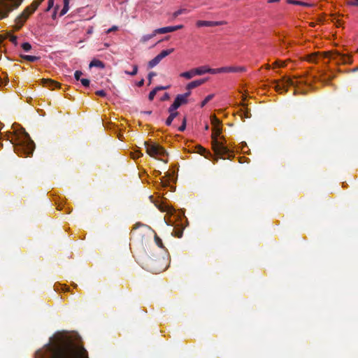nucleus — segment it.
Returning a JSON list of instances; mask_svg holds the SVG:
<instances>
[{
	"mask_svg": "<svg viewBox=\"0 0 358 358\" xmlns=\"http://www.w3.org/2000/svg\"><path fill=\"white\" fill-rule=\"evenodd\" d=\"M143 113H145V114H147V115H150L152 113V111H150V110H149V111H143Z\"/></svg>",
	"mask_w": 358,
	"mask_h": 358,
	"instance_id": "obj_57",
	"label": "nucleus"
},
{
	"mask_svg": "<svg viewBox=\"0 0 358 358\" xmlns=\"http://www.w3.org/2000/svg\"><path fill=\"white\" fill-rule=\"evenodd\" d=\"M280 0H268V3L278 2Z\"/></svg>",
	"mask_w": 358,
	"mask_h": 358,
	"instance_id": "obj_56",
	"label": "nucleus"
},
{
	"mask_svg": "<svg viewBox=\"0 0 358 358\" xmlns=\"http://www.w3.org/2000/svg\"><path fill=\"white\" fill-rule=\"evenodd\" d=\"M174 49H168L162 50L159 55H157L162 59L170 55L173 52Z\"/></svg>",
	"mask_w": 358,
	"mask_h": 358,
	"instance_id": "obj_22",
	"label": "nucleus"
},
{
	"mask_svg": "<svg viewBox=\"0 0 358 358\" xmlns=\"http://www.w3.org/2000/svg\"><path fill=\"white\" fill-rule=\"evenodd\" d=\"M55 0H48V8L45 11H49L54 6Z\"/></svg>",
	"mask_w": 358,
	"mask_h": 358,
	"instance_id": "obj_40",
	"label": "nucleus"
},
{
	"mask_svg": "<svg viewBox=\"0 0 358 358\" xmlns=\"http://www.w3.org/2000/svg\"><path fill=\"white\" fill-rule=\"evenodd\" d=\"M144 85V79H141L140 81L137 83L138 87H142Z\"/></svg>",
	"mask_w": 358,
	"mask_h": 358,
	"instance_id": "obj_53",
	"label": "nucleus"
},
{
	"mask_svg": "<svg viewBox=\"0 0 358 358\" xmlns=\"http://www.w3.org/2000/svg\"><path fill=\"white\" fill-rule=\"evenodd\" d=\"M150 263H151V264H154V263H155V262H154L153 260H151V262H150Z\"/></svg>",
	"mask_w": 358,
	"mask_h": 358,
	"instance_id": "obj_63",
	"label": "nucleus"
},
{
	"mask_svg": "<svg viewBox=\"0 0 358 358\" xmlns=\"http://www.w3.org/2000/svg\"><path fill=\"white\" fill-rule=\"evenodd\" d=\"M196 148L197 149L196 152L199 154H200L201 155H203V156H205L206 157H207L206 155H210L209 151H208L206 149H205L201 145H197Z\"/></svg>",
	"mask_w": 358,
	"mask_h": 358,
	"instance_id": "obj_20",
	"label": "nucleus"
},
{
	"mask_svg": "<svg viewBox=\"0 0 358 358\" xmlns=\"http://www.w3.org/2000/svg\"><path fill=\"white\" fill-rule=\"evenodd\" d=\"M227 22L225 21H205V20H199L196 22V26L200 27H215L226 24Z\"/></svg>",
	"mask_w": 358,
	"mask_h": 358,
	"instance_id": "obj_8",
	"label": "nucleus"
},
{
	"mask_svg": "<svg viewBox=\"0 0 358 358\" xmlns=\"http://www.w3.org/2000/svg\"><path fill=\"white\" fill-rule=\"evenodd\" d=\"M285 66L284 62H280V61H276V62L274 63V66H275V67H282V66Z\"/></svg>",
	"mask_w": 358,
	"mask_h": 358,
	"instance_id": "obj_45",
	"label": "nucleus"
},
{
	"mask_svg": "<svg viewBox=\"0 0 358 358\" xmlns=\"http://www.w3.org/2000/svg\"><path fill=\"white\" fill-rule=\"evenodd\" d=\"M207 71H208V67L205 66L194 69V73H195V76L196 75H199V76L203 75L206 73H208Z\"/></svg>",
	"mask_w": 358,
	"mask_h": 358,
	"instance_id": "obj_16",
	"label": "nucleus"
},
{
	"mask_svg": "<svg viewBox=\"0 0 358 358\" xmlns=\"http://www.w3.org/2000/svg\"><path fill=\"white\" fill-rule=\"evenodd\" d=\"M80 82H81L82 85L85 87H89L90 83V80H88L87 78L80 79Z\"/></svg>",
	"mask_w": 358,
	"mask_h": 358,
	"instance_id": "obj_37",
	"label": "nucleus"
},
{
	"mask_svg": "<svg viewBox=\"0 0 358 358\" xmlns=\"http://www.w3.org/2000/svg\"><path fill=\"white\" fill-rule=\"evenodd\" d=\"M156 34H157V33H155V30H154L153 33L151 34H147V35H144L140 40V41L141 43H145L147 42L148 41H149L150 39H151L152 38H153L155 36H156Z\"/></svg>",
	"mask_w": 358,
	"mask_h": 358,
	"instance_id": "obj_23",
	"label": "nucleus"
},
{
	"mask_svg": "<svg viewBox=\"0 0 358 358\" xmlns=\"http://www.w3.org/2000/svg\"><path fill=\"white\" fill-rule=\"evenodd\" d=\"M35 358H89L85 348L58 336L55 341L45 345L44 350H38Z\"/></svg>",
	"mask_w": 358,
	"mask_h": 358,
	"instance_id": "obj_1",
	"label": "nucleus"
},
{
	"mask_svg": "<svg viewBox=\"0 0 358 358\" xmlns=\"http://www.w3.org/2000/svg\"><path fill=\"white\" fill-rule=\"evenodd\" d=\"M176 100L180 103V105L186 104L187 103V99L182 94H178L176 97Z\"/></svg>",
	"mask_w": 358,
	"mask_h": 358,
	"instance_id": "obj_27",
	"label": "nucleus"
},
{
	"mask_svg": "<svg viewBox=\"0 0 358 358\" xmlns=\"http://www.w3.org/2000/svg\"><path fill=\"white\" fill-rule=\"evenodd\" d=\"M191 94V91L190 90H188V92H185V94H182V95L186 97L187 99L188 98V96H189V95Z\"/></svg>",
	"mask_w": 358,
	"mask_h": 358,
	"instance_id": "obj_55",
	"label": "nucleus"
},
{
	"mask_svg": "<svg viewBox=\"0 0 358 358\" xmlns=\"http://www.w3.org/2000/svg\"><path fill=\"white\" fill-rule=\"evenodd\" d=\"M310 25L311 27H315V24L314 22H310Z\"/></svg>",
	"mask_w": 358,
	"mask_h": 358,
	"instance_id": "obj_59",
	"label": "nucleus"
},
{
	"mask_svg": "<svg viewBox=\"0 0 358 358\" xmlns=\"http://www.w3.org/2000/svg\"><path fill=\"white\" fill-rule=\"evenodd\" d=\"M173 31H174V29H173V26L165 27H162V28L155 29V33H157V34H166V33L173 32Z\"/></svg>",
	"mask_w": 358,
	"mask_h": 358,
	"instance_id": "obj_13",
	"label": "nucleus"
},
{
	"mask_svg": "<svg viewBox=\"0 0 358 358\" xmlns=\"http://www.w3.org/2000/svg\"><path fill=\"white\" fill-rule=\"evenodd\" d=\"M186 124H187V118L186 117H184L182 121V124L178 128L179 131H183L186 129Z\"/></svg>",
	"mask_w": 358,
	"mask_h": 358,
	"instance_id": "obj_35",
	"label": "nucleus"
},
{
	"mask_svg": "<svg viewBox=\"0 0 358 358\" xmlns=\"http://www.w3.org/2000/svg\"><path fill=\"white\" fill-rule=\"evenodd\" d=\"M205 129H206V130H208V125H206V126L205 127Z\"/></svg>",
	"mask_w": 358,
	"mask_h": 358,
	"instance_id": "obj_61",
	"label": "nucleus"
},
{
	"mask_svg": "<svg viewBox=\"0 0 358 358\" xmlns=\"http://www.w3.org/2000/svg\"><path fill=\"white\" fill-rule=\"evenodd\" d=\"M178 114L179 113H172V114H170L169 116L168 117V118L166 120V124L167 126H170L173 120H174V118H176L178 115Z\"/></svg>",
	"mask_w": 358,
	"mask_h": 358,
	"instance_id": "obj_26",
	"label": "nucleus"
},
{
	"mask_svg": "<svg viewBox=\"0 0 358 358\" xmlns=\"http://www.w3.org/2000/svg\"><path fill=\"white\" fill-rule=\"evenodd\" d=\"M10 41L14 43L15 45H17V37L16 36H11L10 37Z\"/></svg>",
	"mask_w": 358,
	"mask_h": 358,
	"instance_id": "obj_44",
	"label": "nucleus"
},
{
	"mask_svg": "<svg viewBox=\"0 0 358 358\" xmlns=\"http://www.w3.org/2000/svg\"><path fill=\"white\" fill-rule=\"evenodd\" d=\"M187 12V9L185 8H181V9H179L176 11H175L173 13V18H176L178 16H179L180 15H182L183 13H186Z\"/></svg>",
	"mask_w": 358,
	"mask_h": 358,
	"instance_id": "obj_30",
	"label": "nucleus"
},
{
	"mask_svg": "<svg viewBox=\"0 0 358 358\" xmlns=\"http://www.w3.org/2000/svg\"><path fill=\"white\" fill-rule=\"evenodd\" d=\"M22 48L24 51L28 52L31 49V45L29 43H24L22 44Z\"/></svg>",
	"mask_w": 358,
	"mask_h": 358,
	"instance_id": "obj_36",
	"label": "nucleus"
},
{
	"mask_svg": "<svg viewBox=\"0 0 358 358\" xmlns=\"http://www.w3.org/2000/svg\"><path fill=\"white\" fill-rule=\"evenodd\" d=\"M170 99V95L169 93H165L164 96L161 98V101H167Z\"/></svg>",
	"mask_w": 358,
	"mask_h": 358,
	"instance_id": "obj_47",
	"label": "nucleus"
},
{
	"mask_svg": "<svg viewBox=\"0 0 358 358\" xmlns=\"http://www.w3.org/2000/svg\"><path fill=\"white\" fill-rule=\"evenodd\" d=\"M133 158L138 159L143 156V154L140 151H136L132 153Z\"/></svg>",
	"mask_w": 358,
	"mask_h": 358,
	"instance_id": "obj_42",
	"label": "nucleus"
},
{
	"mask_svg": "<svg viewBox=\"0 0 358 358\" xmlns=\"http://www.w3.org/2000/svg\"><path fill=\"white\" fill-rule=\"evenodd\" d=\"M43 0H35L31 4L30 6L27 7L15 20L17 29H20L24 24V22L32 14L41 3Z\"/></svg>",
	"mask_w": 358,
	"mask_h": 358,
	"instance_id": "obj_3",
	"label": "nucleus"
},
{
	"mask_svg": "<svg viewBox=\"0 0 358 358\" xmlns=\"http://www.w3.org/2000/svg\"><path fill=\"white\" fill-rule=\"evenodd\" d=\"M170 87V85H167V86H157L156 87L155 89H153L150 93H149V95H148V99L150 101H152L157 94V92L159 90H167Z\"/></svg>",
	"mask_w": 358,
	"mask_h": 358,
	"instance_id": "obj_11",
	"label": "nucleus"
},
{
	"mask_svg": "<svg viewBox=\"0 0 358 358\" xmlns=\"http://www.w3.org/2000/svg\"><path fill=\"white\" fill-rule=\"evenodd\" d=\"M42 83L43 86L50 88V90H54L55 88L59 87L60 84L53 80L48 79V78H43L42 79Z\"/></svg>",
	"mask_w": 358,
	"mask_h": 358,
	"instance_id": "obj_9",
	"label": "nucleus"
},
{
	"mask_svg": "<svg viewBox=\"0 0 358 358\" xmlns=\"http://www.w3.org/2000/svg\"><path fill=\"white\" fill-rule=\"evenodd\" d=\"M56 17V10H55L53 15H52V18H55Z\"/></svg>",
	"mask_w": 358,
	"mask_h": 358,
	"instance_id": "obj_58",
	"label": "nucleus"
},
{
	"mask_svg": "<svg viewBox=\"0 0 358 358\" xmlns=\"http://www.w3.org/2000/svg\"><path fill=\"white\" fill-rule=\"evenodd\" d=\"M183 28V25L182 24H179V25H176V26H173V29H174V31H177L178 29H181Z\"/></svg>",
	"mask_w": 358,
	"mask_h": 358,
	"instance_id": "obj_50",
	"label": "nucleus"
},
{
	"mask_svg": "<svg viewBox=\"0 0 358 358\" xmlns=\"http://www.w3.org/2000/svg\"><path fill=\"white\" fill-rule=\"evenodd\" d=\"M222 133L220 126L214 127L212 134V147L215 153L221 158L225 159V156L229 158L230 156L229 150L224 145L222 142L217 140V136Z\"/></svg>",
	"mask_w": 358,
	"mask_h": 358,
	"instance_id": "obj_2",
	"label": "nucleus"
},
{
	"mask_svg": "<svg viewBox=\"0 0 358 358\" xmlns=\"http://www.w3.org/2000/svg\"><path fill=\"white\" fill-rule=\"evenodd\" d=\"M155 242L161 248H164L162 239L157 235L155 234Z\"/></svg>",
	"mask_w": 358,
	"mask_h": 358,
	"instance_id": "obj_31",
	"label": "nucleus"
},
{
	"mask_svg": "<svg viewBox=\"0 0 358 358\" xmlns=\"http://www.w3.org/2000/svg\"><path fill=\"white\" fill-rule=\"evenodd\" d=\"M206 80H207V79H199V80H196L192 81L187 84L186 88L187 90H191L194 88H196V87L201 85Z\"/></svg>",
	"mask_w": 358,
	"mask_h": 358,
	"instance_id": "obj_10",
	"label": "nucleus"
},
{
	"mask_svg": "<svg viewBox=\"0 0 358 358\" xmlns=\"http://www.w3.org/2000/svg\"><path fill=\"white\" fill-rule=\"evenodd\" d=\"M117 30V26H113L111 28H110L109 29H108V31H106L107 34H109L112 31H116Z\"/></svg>",
	"mask_w": 358,
	"mask_h": 358,
	"instance_id": "obj_48",
	"label": "nucleus"
},
{
	"mask_svg": "<svg viewBox=\"0 0 358 358\" xmlns=\"http://www.w3.org/2000/svg\"><path fill=\"white\" fill-rule=\"evenodd\" d=\"M208 73L211 74H215V73H224L223 67L218 68V69H211L208 67Z\"/></svg>",
	"mask_w": 358,
	"mask_h": 358,
	"instance_id": "obj_28",
	"label": "nucleus"
},
{
	"mask_svg": "<svg viewBox=\"0 0 358 358\" xmlns=\"http://www.w3.org/2000/svg\"><path fill=\"white\" fill-rule=\"evenodd\" d=\"M214 95L213 94H209L208 95L204 100L201 103V107H203L208 101H210L213 98Z\"/></svg>",
	"mask_w": 358,
	"mask_h": 358,
	"instance_id": "obj_34",
	"label": "nucleus"
},
{
	"mask_svg": "<svg viewBox=\"0 0 358 358\" xmlns=\"http://www.w3.org/2000/svg\"><path fill=\"white\" fill-rule=\"evenodd\" d=\"M182 234H183L182 229H174L172 232V235H173L174 236H176L177 238H181L182 236Z\"/></svg>",
	"mask_w": 358,
	"mask_h": 358,
	"instance_id": "obj_29",
	"label": "nucleus"
},
{
	"mask_svg": "<svg viewBox=\"0 0 358 358\" xmlns=\"http://www.w3.org/2000/svg\"><path fill=\"white\" fill-rule=\"evenodd\" d=\"M157 74L156 73L152 71V72H150L149 74H148V85H150L151 83H152V78L154 77V76H156Z\"/></svg>",
	"mask_w": 358,
	"mask_h": 358,
	"instance_id": "obj_38",
	"label": "nucleus"
},
{
	"mask_svg": "<svg viewBox=\"0 0 358 358\" xmlns=\"http://www.w3.org/2000/svg\"><path fill=\"white\" fill-rule=\"evenodd\" d=\"M162 59L158 56L157 55L155 57H154L152 59H151L149 62H148V68L150 69H152L153 67H155L156 65H157L160 62H161Z\"/></svg>",
	"mask_w": 358,
	"mask_h": 358,
	"instance_id": "obj_15",
	"label": "nucleus"
},
{
	"mask_svg": "<svg viewBox=\"0 0 358 358\" xmlns=\"http://www.w3.org/2000/svg\"><path fill=\"white\" fill-rule=\"evenodd\" d=\"M289 86H295V82L289 78H283L282 82H275V90L279 93H284L287 92Z\"/></svg>",
	"mask_w": 358,
	"mask_h": 358,
	"instance_id": "obj_7",
	"label": "nucleus"
},
{
	"mask_svg": "<svg viewBox=\"0 0 358 358\" xmlns=\"http://www.w3.org/2000/svg\"><path fill=\"white\" fill-rule=\"evenodd\" d=\"M210 121H211V124H213V127L215 126H217V127L220 126L221 121L215 115H212L210 117Z\"/></svg>",
	"mask_w": 358,
	"mask_h": 358,
	"instance_id": "obj_25",
	"label": "nucleus"
},
{
	"mask_svg": "<svg viewBox=\"0 0 358 358\" xmlns=\"http://www.w3.org/2000/svg\"><path fill=\"white\" fill-rule=\"evenodd\" d=\"M224 73H234V72H243L245 71V68L243 66H225L223 67Z\"/></svg>",
	"mask_w": 358,
	"mask_h": 358,
	"instance_id": "obj_12",
	"label": "nucleus"
},
{
	"mask_svg": "<svg viewBox=\"0 0 358 358\" xmlns=\"http://www.w3.org/2000/svg\"><path fill=\"white\" fill-rule=\"evenodd\" d=\"M351 6H358V0H353V1H351L348 3Z\"/></svg>",
	"mask_w": 358,
	"mask_h": 358,
	"instance_id": "obj_52",
	"label": "nucleus"
},
{
	"mask_svg": "<svg viewBox=\"0 0 358 358\" xmlns=\"http://www.w3.org/2000/svg\"><path fill=\"white\" fill-rule=\"evenodd\" d=\"M287 3L289 4L293 5H299V6H308L310 7L312 5L303 1H297V0H287Z\"/></svg>",
	"mask_w": 358,
	"mask_h": 358,
	"instance_id": "obj_17",
	"label": "nucleus"
},
{
	"mask_svg": "<svg viewBox=\"0 0 358 358\" xmlns=\"http://www.w3.org/2000/svg\"><path fill=\"white\" fill-rule=\"evenodd\" d=\"M83 75V73L82 71H76L74 73V77L76 78V80H80V77L81 76Z\"/></svg>",
	"mask_w": 358,
	"mask_h": 358,
	"instance_id": "obj_39",
	"label": "nucleus"
},
{
	"mask_svg": "<svg viewBox=\"0 0 358 358\" xmlns=\"http://www.w3.org/2000/svg\"><path fill=\"white\" fill-rule=\"evenodd\" d=\"M163 162H164L165 163H167V161L166 160H164V159H162Z\"/></svg>",
	"mask_w": 358,
	"mask_h": 358,
	"instance_id": "obj_64",
	"label": "nucleus"
},
{
	"mask_svg": "<svg viewBox=\"0 0 358 358\" xmlns=\"http://www.w3.org/2000/svg\"><path fill=\"white\" fill-rule=\"evenodd\" d=\"M138 72V66L137 65H134L133 66V70H131V71H125L124 73L127 75H130V76H135L136 75Z\"/></svg>",
	"mask_w": 358,
	"mask_h": 358,
	"instance_id": "obj_32",
	"label": "nucleus"
},
{
	"mask_svg": "<svg viewBox=\"0 0 358 358\" xmlns=\"http://www.w3.org/2000/svg\"><path fill=\"white\" fill-rule=\"evenodd\" d=\"M68 10H69V9L63 7V8L62 9V10L59 13V15L62 16V15H65L68 12Z\"/></svg>",
	"mask_w": 358,
	"mask_h": 358,
	"instance_id": "obj_49",
	"label": "nucleus"
},
{
	"mask_svg": "<svg viewBox=\"0 0 358 358\" xmlns=\"http://www.w3.org/2000/svg\"><path fill=\"white\" fill-rule=\"evenodd\" d=\"M317 57H318V53L314 52V53L307 55L306 60L308 61L309 62L315 63V62H317Z\"/></svg>",
	"mask_w": 358,
	"mask_h": 358,
	"instance_id": "obj_19",
	"label": "nucleus"
},
{
	"mask_svg": "<svg viewBox=\"0 0 358 358\" xmlns=\"http://www.w3.org/2000/svg\"><path fill=\"white\" fill-rule=\"evenodd\" d=\"M177 109L175 108H173V106L171 105V106L169 108L168 111L170 114L172 113H178V112L176 111Z\"/></svg>",
	"mask_w": 358,
	"mask_h": 358,
	"instance_id": "obj_46",
	"label": "nucleus"
},
{
	"mask_svg": "<svg viewBox=\"0 0 358 358\" xmlns=\"http://www.w3.org/2000/svg\"><path fill=\"white\" fill-rule=\"evenodd\" d=\"M243 113V115L245 118H250L251 117V114L250 110L246 108L245 104H242V108L241 109Z\"/></svg>",
	"mask_w": 358,
	"mask_h": 358,
	"instance_id": "obj_21",
	"label": "nucleus"
},
{
	"mask_svg": "<svg viewBox=\"0 0 358 358\" xmlns=\"http://www.w3.org/2000/svg\"><path fill=\"white\" fill-rule=\"evenodd\" d=\"M22 57L28 61V62H36L39 59V57H36V56H32V55H23L22 56Z\"/></svg>",
	"mask_w": 358,
	"mask_h": 358,
	"instance_id": "obj_24",
	"label": "nucleus"
},
{
	"mask_svg": "<svg viewBox=\"0 0 358 358\" xmlns=\"http://www.w3.org/2000/svg\"><path fill=\"white\" fill-rule=\"evenodd\" d=\"M144 227V228H146V229H151L149 226H148V225H146V224H143V223H141V222H137V223H136V224H134V226L133 227V231H134V230L137 229L138 228H139V227Z\"/></svg>",
	"mask_w": 358,
	"mask_h": 358,
	"instance_id": "obj_33",
	"label": "nucleus"
},
{
	"mask_svg": "<svg viewBox=\"0 0 358 358\" xmlns=\"http://www.w3.org/2000/svg\"><path fill=\"white\" fill-rule=\"evenodd\" d=\"M270 68V66L269 65H267L266 66V69H269Z\"/></svg>",
	"mask_w": 358,
	"mask_h": 358,
	"instance_id": "obj_62",
	"label": "nucleus"
},
{
	"mask_svg": "<svg viewBox=\"0 0 358 358\" xmlns=\"http://www.w3.org/2000/svg\"><path fill=\"white\" fill-rule=\"evenodd\" d=\"M26 140L22 143V144L19 147L16 148L15 150L16 152H19V150L22 149L23 150L24 154L28 157L31 155H32L34 150L35 148V145L34 141L30 138L28 134H26L25 135Z\"/></svg>",
	"mask_w": 358,
	"mask_h": 358,
	"instance_id": "obj_5",
	"label": "nucleus"
},
{
	"mask_svg": "<svg viewBox=\"0 0 358 358\" xmlns=\"http://www.w3.org/2000/svg\"><path fill=\"white\" fill-rule=\"evenodd\" d=\"M147 153L152 157H164L167 155L166 151L163 147L156 143L144 142Z\"/></svg>",
	"mask_w": 358,
	"mask_h": 358,
	"instance_id": "obj_4",
	"label": "nucleus"
},
{
	"mask_svg": "<svg viewBox=\"0 0 358 358\" xmlns=\"http://www.w3.org/2000/svg\"><path fill=\"white\" fill-rule=\"evenodd\" d=\"M330 80H331V78H328V79L327 80V81H325V82H326V83H327H327H329V81H330Z\"/></svg>",
	"mask_w": 358,
	"mask_h": 358,
	"instance_id": "obj_60",
	"label": "nucleus"
},
{
	"mask_svg": "<svg viewBox=\"0 0 358 358\" xmlns=\"http://www.w3.org/2000/svg\"><path fill=\"white\" fill-rule=\"evenodd\" d=\"M69 0H64V8L69 9Z\"/></svg>",
	"mask_w": 358,
	"mask_h": 358,
	"instance_id": "obj_51",
	"label": "nucleus"
},
{
	"mask_svg": "<svg viewBox=\"0 0 358 358\" xmlns=\"http://www.w3.org/2000/svg\"><path fill=\"white\" fill-rule=\"evenodd\" d=\"M104 66H105V65H104L103 62L99 59H93L90 64V68L98 67V68L103 69Z\"/></svg>",
	"mask_w": 358,
	"mask_h": 358,
	"instance_id": "obj_14",
	"label": "nucleus"
},
{
	"mask_svg": "<svg viewBox=\"0 0 358 358\" xmlns=\"http://www.w3.org/2000/svg\"><path fill=\"white\" fill-rule=\"evenodd\" d=\"M150 269L153 271V272H161L162 271H163L162 268H150Z\"/></svg>",
	"mask_w": 358,
	"mask_h": 358,
	"instance_id": "obj_54",
	"label": "nucleus"
},
{
	"mask_svg": "<svg viewBox=\"0 0 358 358\" xmlns=\"http://www.w3.org/2000/svg\"><path fill=\"white\" fill-rule=\"evenodd\" d=\"M324 57H329L331 59L336 60L338 64H345L352 62V60L349 56L341 54L338 52H334L332 53L325 52L324 53Z\"/></svg>",
	"mask_w": 358,
	"mask_h": 358,
	"instance_id": "obj_6",
	"label": "nucleus"
},
{
	"mask_svg": "<svg viewBox=\"0 0 358 358\" xmlns=\"http://www.w3.org/2000/svg\"><path fill=\"white\" fill-rule=\"evenodd\" d=\"M171 106H173V108L178 109L181 105H180V103H179V101L178 100H176V99H175V100H174L173 104H171Z\"/></svg>",
	"mask_w": 358,
	"mask_h": 358,
	"instance_id": "obj_43",
	"label": "nucleus"
},
{
	"mask_svg": "<svg viewBox=\"0 0 358 358\" xmlns=\"http://www.w3.org/2000/svg\"><path fill=\"white\" fill-rule=\"evenodd\" d=\"M195 76V73H194V69H192L189 71L183 72L180 73V76L185 78L186 79H191Z\"/></svg>",
	"mask_w": 358,
	"mask_h": 358,
	"instance_id": "obj_18",
	"label": "nucleus"
},
{
	"mask_svg": "<svg viewBox=\"0 0 358 358\" xmlns=\"http://www.w3.org/2000/svg\"><path fill=\"white\" fill-rule=\"evenodd\" d=\"M95 94L97 96H101V97H105L106 96V92L104 90H103L96 91L95 92Z\"/></svg>",
	"mask_w": 358,
	"mask_h": 358,
	"instance_id": "obj_41",
	"label": "nucleus"
}]
</instances>
